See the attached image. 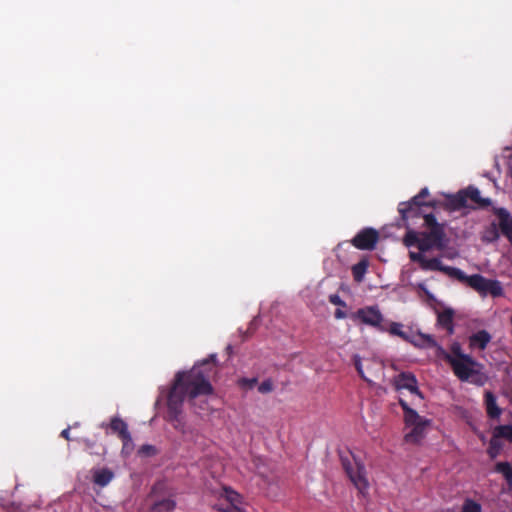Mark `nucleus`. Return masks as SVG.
Returning a JSON list of instances; mask_svg holds the SVG:
<instances>
[{
  "label": "nucleus",
  "instance_id": "obj_35",
  "mask_svg": "<svg viewBox=\"0 0 512 512\" xmlns=\"http://www.w3.org/2000/svg\"><path fill=\"white\" fill-rule=\"evenodd\" d=\"M139 453H141L143 455L150 456V455H154L156 453V449L152 445L145 444V445L141 446Z\"/></svg>",
  "mask_w": 512,
  "mask_h": 512
},
{
  "label": "nucleus",
  "instance_id": "obj_17",
  "mask_svg": "<svg viewBox=\"0 0 512 512\" xmlns=\"http://www.w3.org/2000/svg\"><path fill=\"white\" fill-rule=\"evenodd\" d=\"M113 477L114 473L108 468L98 469L93 472V482L101 487L108 485Z\"/></svg>",
  "mask_w": 512,
  "mask_h": 512
},
{
  "label": "nucleus",
  "instance_id": "obj_4",
  "mask_svg": "<svg viewBox=\"0 0 512 512\" xmlns=\"http://www.w3.org/2000/svg\"><path fill=\"white\" fill-rule=\"evenodd\" d=\"M423 218L424 225L428 230L420 232V251L428 252L432 249H445L447 246V239L444 225L438 223L436 217L432 213L424 214Z\"/></svg>",
  "mask_w": 512,
  "mask_h": 512
},
{
  "label": "nucleus",
  "instance_id": "obj_33",
  "mask_svg": "<svg viewBox=\"0 0 512 512\" xmlns=\"http://www.w3.org/2000/svg\"><path fill=\"white\" fill-rule=\"evenodd\" d=\"M451 355L455 359H462L463 356H468L467 354L462 353V349L459 343H453L451 345Z\"/></svg>",
  "mask_w": 512,
  "mask_h": 512
},
{
  "label": "nucleus",
  "instance_id": "obj_10",
  "mask_svg": "<svg viewBox=\"0 0 512 512\" xmlns=\"http://www.w3.org/2000/svg\"><path fill=\"white\" fill-rule=\"evenodd\" d=\"M394 386L397 390L406 389L410 393L423 399V395L418 388V382L414 374L410 372H401L394 378Z\"/></svg>",
  "mask_w": 512,
  "mask_h": 512
},
{
  "label": "nucleus",
  "instance_id": "obj_42",
  "mask_svg": "<svg viewBox=\"0 0 512 512\" xmlns=\"http://www.w3.org/2000/svg\"><path fill=\"white\" fill-rule=\"evenodd\" d=\"M83 442H84L86 448H88V449H92L94 446V443L90 439H85Z\"/></svg>",
  "mask_w": 512,
  "mask_h": 512
},
{
  "label": "nucleus",
  "instance_id": "obj_12",
  "mask_svg": "<svg viewBox=\"0 0 512 512\" xmlns=\"http://www.w3.org/2000/svg\"><path fill=\"white\" fill-rule=\"evenodd\" d=\"M101 427L109 428L112 431V433L116 434L119 437V439H128V435L130 434L127 423L118 416L112 417L108 424L102 423Z\"/></svg>",
  "mask_w": 512,
  "mask_h": 512
},
{
  "label": "nucleus",
  "instance_id": "obj_28",
  "mask_svg": "<svg viewBox=\"0 0 512 512\" xmlns=\"http://www.w3.org/2000/svg\"><path fill=\"white\" fill-rule=\"evenodd\" d=\"M500 449H501L500 440L493 435V437L490 440L489 449H488V453H489L490 457H492V458L496 457L497 454L499 453Z\"/></svg>",
  "mask_w": 512,
  "mask_h": 512
},
{
  "label": "nucleus",
  "instance_id": "obj_5",
  "mask_svg": "<svg viewBox=\"0 0 512 512\" xmlns=\"http://www.w3.org/2000/svg\"><path fill=\"white\" fill-rule=\"evenodd\" d=\"M399 405L404 412L405 425L411 427V430L404 436L405 442L412 444L419 443L423 439L425 430L430 424V421L420 416L417 411L412 409L402 398L399 399Z\"/></svg>",
  "mask_w": 512,
  "mask_h": 512
},
{
  "label": "nucleus",
  "instance_id": "obj_29",
  "mask_svg": "<svg viewBox=\"0 0 512 512\" xmlns=\"http://www.w3.org/2000/svg\"><path fill=\"white\" fill-rule=\"evenodd\" d=\"M423 205L418 203L417 204V208L415 207H411V210H408L407 211V214H405V217L403 215H400L401 216V219L403 221H407L409 218H417V217H420L421 216V207Z\"/></svg>",
  "mask_w": 512,
  "mask_h": 512
},
{
  "label": "nucleus",
  "instance_id": "obj_39",
  "mask_svg": "<svg viewBox=\"0 0 512 512\" xmlns=\"http://www.w3.org/2000/svg\"><path fill=\"white\" fill-rule=\"evenodd\" d=\"M60 436L69 441L70 440V427L62 430Z\"/></svg>",
  "mask_w": 512,
  "mask_h": 512
},
{
  "label": "nucleus",
  "instance_id": "obj_1",
  "mask_svg": "<svg viewBox=\"0 0 512 512\" xmlns=\"http://www.w3.org/2000/svg\"><path fill=\"white\" fill-rule=\"evenodd\" d=\"M216 355L194 365L189 371H180L175 375L174 382L167 398V414L176 429L183 423V403L186 398L194 400L198 396L213 393L211 378L216 373Z\"/></svg>",
  "mask_w": 512,
  "mask_h": 512
},
{
  "label": "nucleus",
  "instance_id": "obj_13",
  "mask_svg": "<svg viewBox=\"0 0 512 512\" xmlns=\"http://www.w3.org/2000/svg\"><path fill=\"white\" fill-rule=\"evenodd\" d=\"M428 194H429L428 189L427 188H423V189H421V191L417 195L412 197V199L410 201L399 203V205H398V212H399V214L403 215L405 217V214H407L408 210H411V207L417 208V204L418 203L422 204L423 206L424 205L432 206V204H430V203L426 204V203L423 202V199L425 197H427Z\"/></svg>",
  "mask_w": 512,
  "mask_h": 512
},
{
  "label": "nucleus",
  "instance_id": "obj_30",
  "mask_svg": "<svg viewBox=\"0 0 512 512\" xmlns=\"http://www.w3.org/2000/svg\"><path fill=\"white\" fill-rule=\"evenodd\" d=\"M257 384V378H241L238 385L243 389H253Z\"/></svg>",
  "mask_w": 512,
  "mask_h": 512
},
{
  "label": "nucleus",
  "instance_id": "obj_20",
  "mask_svg": "<svg viewBox=\"0 0 512 512\" xmlns=\"http://www.w3.org/2000/svg\"><path fill=\"white\" fill-rule=\"evenodd\" d=\"M448 202L454 210L465 208L467 206L465 190H460L457 194L450 196Z\"/></svg>",
  "mask_w": 512,
  "mask_h": 512
},
{
  "label": "nucleus",
  "instance_id": "obj_7",
  "mask_svg": "<svg viewBox=\"0 0 512 512\" xmlns=\"http://www.w3.org/2000/svg\"><path fill=\"white\" fill-rule=\"evenodd\" d=\"M342 465L354 486L360 493L364 494L369 487L365 466L356 459L353 462L343 459Z\"/></svg>",
  "mask_w": 512,
  "mask_h": 512
},
{
  "label": "nucleus",
  "instance_id": "obj_32",
  "mask_svg": "<svg viewBox=\"0 0 512 512\" xmlns=\"http://www.w3.org/2000/svg\"><path fill=\"white\" fill-rule=\"evenodd\" d=\"M273 390V382L270 379L264 380L259 386L258 391L262 394L270 393Z\"/></svg>",
  "mask_w": 512,
  "mask_h": 512
},
{
  "label": "nucleus",
  "instance_id": "obj_41",
  "mask_svg": "<svg viewBox=\"0 0 512 512\" xmlns=\"http://www.w3.org/2000/svg\"><path fill=\"white\" fill-rule=\"evenodd\" d=\"M492 238H491V241L492 240H497L499 238V233L497 231V229L495 227H493V230H492Z\"/></svg>",
  "mask_w": 512,
  "mask_h": 512
},
{
  "label": "nucleus",
  "instance_id": "obj_19",
  "mask_svg": "<svg viewBox=\"0 0 512 512\" xmlns=\"http://www.w3.org/2000/svg\"><path fill=\"white\" fill-rule=\"evenodd\" d=\"M369 262L366 258L361 259L358 263L352 266V275L356 282H361L367 272Z\"/></svg>",
  "mask_w": 512,
  "mask_h": 512
},
{
  "label": "nucleus",
  "instance_id": "obj_25",
  "mask_svg": "<svg viewBox=\"0 0 512 512\" xmlns=\"http://www.w3.org/2000/svg\"><path fill=\"white\" fill-rule=\"evenodd\" d=\"M176 503L172 499H163L154 504V510L158 512H170L174 510Z\"/></svg>",
  "mask_w": 512,
  "mask_h": 512
},
{
  "label": "nucleus",
  "instance_id": "obj_38",
  "mask_svg": "<svg viewBox=\"0 0 512 512\" xmlns=\"http://www.w3.org/2000/svg\"><path fill=\"white\" fill-rule=\"evenodd\" d=\"M334 316L336 319H344L347 317V313L341 309H336Z\"/></svg>",
  "mask_w": 512,
  "mask_h": 512
},
{
  "label": "nucleus",
  "instance_id": "obj_6",
  "mask_svg": "<svg viewBox=\"0 0 512 512\" xmlns=\"http://www.w3.org/2000/svg\"><path fill=\"white\" fill-rule=\"evenodd\" d=\"M353 321H359L362 324L376 328L381 332L387 331V326L383 324L384 318L378 306H366L350 314Z\"/></svg>",
  "mask_w": 512,
  "mask_h": 512
},
{
  "label": "nucleus",
  "instance_id": "obj_2",
  "mask_svg": "<svg viewBox=\"0 0 512 512\" xmlns=\"http://www.w3.org/2000/svg\"><path fill=\"white\" fill-rule=\"evenodd\" d=\"M424 340L429 347L436 349V356L444 359L448 362L454 374L461 381H469L477 371L474 370L476 361L471 356H463L462 359H455L450 353H448L442 346H440L432 336L425 335Z\"/></svg>",
  "mask_w": 512,
  "mask_h": 512
},
{
  "label": "nucleus",
  "instance_id": "obj_8",
  "mask_svg": "<svg viewBox=\"0 0 512 512\" xmlns=\"http://www.w3.org/2000/svg\"><path fill=\"white\" fill-rule=\"evenodd\" d=\"M424 252H409V258L412 262H417L422 270L425 271H440L447 275L448 277L451 274V271L453 269L452 266L444 265L440 258L434 257V258H426L423 255Z\"/></svg>",
  "mask_w": 512,
  "mask_h": 512
},
{
  "label": "nucleus",
  "instance_id": "obj_16",
  "mask_svg": "<svg viewBox=\"0 0 512 512\" xmlns=\"http://www.w3.org/2000/svg\"><path fill=\"white\" fill-rule=\"evenodd\" d=\"M453 317L454 311L452 309H445L442 312L438 313L437 316L438 325L446 329L448 334H453L454 332Z\"/></svg>",
  "mask_w": 512,
  "mask_h": 512
},
{
  "label": "nucleus",
  "instance_id": "obj_9",
  "mask_svg": "<svg viewBox=\"0 0 512 512\" xmlns=\"http://www.w3.org/2000/svg\"><path fill=\"white\" fill-rule=\"evenodd\" d=\"M379 240V233L374 228H364L351 240L352 245L359 250H373Z\"/></svg>",
  "mask_w": 512,
  "mask_h": 512
},
{
  "label": "nucleus",
  "instance_id": "obj_37",
  "mask_svg": "<svg viewBox=\"0 0 512 512\" xmlns=\"http://www.w3.org/2000/svg\"><path fill=\"white\" fill-rule=\"evenodd\" d=\"M417 288L419 290L423 291L427 295V297L433 298V295L428 291V289L426 288V285L424 283H419L417 285Z\"/></svg>",
  "mask_w": 512,
  "mask_h": 512
},
{
  "label": "nucleus",
  "instance_id": "obj_21",
  "mask_svg": "<svg viewBox=\"0 0 512 512\" xmlns=\"http://www.w3.org/2000/svg\"><path fill=\"white\" fill-rule=\"evenodd\" d=\"M403 243L406 247L416 246L420 250V243H421L420 232L409 229L403 238Z\"/></svg>",
  "mask_w": 512,
  "mask_h": 512
},
{
  "label": "nucleus",
  "instance_id": "obj_11",
  "mask_svg": "<svg viewBox=\"0 0 512 512\" xmlns=\"http://www.w3.org/2000/svg\"><path fill=\"white\" fill-rule=\"evenodd\" d=\"M493 213L498 218V225L501 233L512 244V216L505 208H494Z\"/></svg>",
  "mask_w": 512,
  "mask_h": 512
},
{
  "label": "nucleus",
  "instance_id": "obj_40",
  "mask_svg": "<svg viewBox=\"0 0 512 512\" xmlns=\"http://www.w3.org/2000/svg\"><path fill=\"white\" fill-rule=\"evenodd\" d=\"M355 366H356V369H357V371H358L359 375H360L362 378H364V376H363V371H362V367H361V363H360V360H356V361H355Z\"/></svg>",
  "mask_w": 512,
  "mask_h": 512
},
{
  "label": "nucleus",
  "instance_id": "obj_3",
  "mask_svg": "<svg viewBox=\"0 0 512 512\" xmlns=\"http://www.w3.org/2000/svg\"><path fill=\"white\" fill-rule=\"evenodd\" d=\"M449 277L467 284L482 297H486L487 295L500 297L503 295V287L498 280L487 279L481 274L468 276L461 269L453 267Z\"/></svg>",
  "mask_w": 512,
  "mask_h": 512
},
{
  "label": "nucleus",
  "instance_id": "obj_23",
  "mask_svg": "<svg viewBox=\"0 0 512 512\" xmlns=\"http://www.w3.org/2000/svg\"><path fill=\"white\" fill-rule=\"evenodd\" d=\"M495 471L501 473L507 483L512 486V466L509 462H498Z\"/></svg>",
  "mask_w": 512,
  "mask_h": 512
},
{
  "label": "nucleus",
  "instance_id": "obj_27",
  "mask_svg": "<svg viewBox=\"0 0 512 512\" xmlns=\"http://www.w3.org/2000/svg\"><path fill=\"white\" fill-rule=\"evenodd\" d=\"M461 512H482V507L476 501L472 499H466L463 503Z\"/></svg>",
  "mask_w": 512,
  "mask_h": 512
},
{
  "label": "nucleus",
  "instance_id": "obj_15",
  "mask_svg": "<svg viewBox=\"0 0 512 512\" xmlns=\"http://www.w3.org/2000/svg\"><path fill=\"white\" fill-rule=\"evenodd\" d=\"M490 340L491 335L486 330H480L470 336L469 344L471 347H477L480 350H484Z\"/></svg>",
  "mask_w": 512,
  "mask_h": 512
},
{
  "label": "nucleus",
  "instance_id": "obj_22",
  "mask_svg": "<svg viewBox=\"0 0 512 512\" xmlns=\"http://www.w3.org/2000/svg\"><path fill=\"white\" fill-rule=\"evenodd\" d=\"M386 332H389L393 336H398L404 341L411 342L409 334L403 331V324L401 323L391 322Z\"/></svg>",
  "mask_w": 512,
  "mask_h": 512
},
{
  "label": "nucleus",
  "instance_id": "obj_34",
  "mask_svg": "<svg viewBox=\"0 0 512 512\" xmlns=\"http://www.w3.org/2000/svg\"><path fill=\"white\" fill-rule=\"evenodd\" d=\"M216 509L221 512H245L241 508H239L237 505H227L226 507L223 506H216Z\"/></svg>",
  "mask_w": 512,
  "mask_h": 512
},
{
  "label": "nucleus",
  "instance_id": "obj_36",
  "mask_svg": "<svg viewBox=\"0 0 512 512\" xmlns=\"http://www.w3.org/2000/svg\"><path fill=\"white\" fill-rule=\"evenodd\" d=\"M329 301L334 304V305H337V306H341V307H345L346 306V303L345 301H343L339 295L337 294H332L329 296Z\"/></svg>",
  "mask_w": 512,
  "mask_h": 512
},
{
  "label": "nucleus",
  "instance_id": "obj_26",
  "mask_svg": "<svg viewBox=\"0 0 512 512\" xmlns=\"http://www.w3.org/2000/svg\"><path fill=\"white\" fill-rule=\"evenodd\" d=\"M223 490H224L225 498L229 502L228 505H237L238 503L241 502V496L239 493L235 492L234 490H232L229 487H224Z\"/></svg>",
  "mask_w": 512,
  "mask_h": 512
},
{
  "label": "nucleus",
  "instance_id": "obj_18",
  "mask_svg": "<svg viewBox=\"0 0 512 512\" xmlns=\"http://www.w3.org/2000/svg\"><path fill=\"white\" fill-rule=\"evenodd\" d=\"M485 404L487 415L490 418H498L501 414V409L497 406L496 397L490 391L485 393Z\"/></svg>",
  "mask_w": 512,
  "mask_h": 512
},
{
  "label": "nucleus",
  "instance_id": "obj_31",
  "mask_svg": "<svg viewBox=\"0 0 512 512\" xmlns=\"http://www.w3.org/2000/svg\"><path fill=\"white\" fill-rule=\"evenodd\" d=\"M123 443L122 453L129 454L133 450V440L131 434L128 435V439L120 438Z\"/></svg>",
  "mask_w": 512,
  "mask_h": 512
},
{
  "label": "nucleus",
  "instance_id": "obj_24",
  "mask_svg": "<svg viewBox=\"0 0 512 512\" xmlns=\"http://www.w3.org/2000/svg\"><path fill=\"white\" fill-rule=\"evenodd\" d=\"M493 435L499 440L504 438L512 442V425H500L495 427Z\"/></svg>",
  "mask_w": 512,
  "mask_h": 512
},
{
  "label": "nucleus",
  "instance_id": "obj_14",
  "mask_svg": "<svg viewBox=\"0 0 512 512\" xmlns=\"http://www.w3.org/2000/svg\"><path fill=\"white\" fill-rule=\"evenodd\" d=\"M465 194L467 197V201L471 200L473 203H475L480 208H487L491 205V199L489 198H483L480 195V191L478 188L469 186L468 188L464 189Z\"/></svg>",
  "mask_w": 512,
  "mask_h": 512
}]
</instances>
